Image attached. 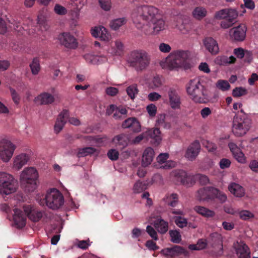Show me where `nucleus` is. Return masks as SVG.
<instances>
[{
  "mask_svg": "<svg viewBox=\"0 0 258 258\" xmlns=\"http://www.w3.org/2000/svg\"><path fill=\"white\" fill-rule=\"evenodd\" d=\"M169 103L171 107L173 109L179 108L180 106V98L177 91L170 88L168 92Z\"/></svg>",
  "mask_w": 258,
  "mask_h": 258,
  "instance_id": "obj_26",
  "label": "nucleus"
},
{
  "mask_svg": "<svg viewBox=\"0 0 258 258\" xmlns=\"http://www.w3.org/2000/svg\"><path fill=\"white\" fill-rule=\"evenodd\" d=\"M147 25H149L152 29L153 32L155 34L165 29V26L164 21L160 18L159 15H158V17H156L153 21L150 22Z\"/></svg>",
  "mask_w": 258,
  "mask_h": 258,
  "instance_id": "obj_25",
  "label": "nucleus"
},
{
  "mask_svg": "<svg viewBox=\"0 0 258 258\" xmlns=\"http://www.w3.org/2000/svg\"><path fill=\"white\" fill-rule=\"evenodd\" d=\"M236 253L238 258H250V252L248 246L242 241L235 245Z\"/></svg>",
  "mask_w": 258,
  "mask_h": 258,
  "instance_id": "obj_18",
  "label": "nucleus"
},
{
  "mask_svg": "<svg viewBox=\"0 0 258 258\" xmlns=\"http://www.w3.org/2000/svg\"><path fill=\"white\" fill-rule=\"evenodd\" d=\"M32 73L34 75H37L40 71V61L37 57H35L33 59L32 63L30 64Z\"/></svg>",
  "mask_w": 258,
  "mask_h": 258,
  "instance_id": "obj_41",
  "label": "nucleus"
},
{
  "mask_svg": "<svg viewBox=\"0 0 258 258\" xmlns=\"http://www.w3.org/2000/svg\"><path fill=\"white\" fill-rule=\"evenodd\" d=\"M228 189L231 194L237 197H242L245 194L243 187L235 182H232L229 185Z\"/></svg>",
  "mask_w": 258,
  "mask_h": 258,
  "instance_id": "obj_32",
  "label": "nucleus"
},
{
  "mask_svg": "<svg viewBox=\"0 0 258 258\" xmlns=\"http://www.w3.org/2000/svg\"><path fill=\"white\" fill-rule=\"evenodd\" d=\"M146 231L153 239L156 241L158 239L157 233L153 227L148 225L146 228Z\"/></svg>",
  "mask_w": 258,
  "mask_h": 258,
  "instance_id": "obj_52",
  "label": "nucleus"
},
{
  "mask_svg": "<svg viewBox=\"0 0 258 258\" xmlns=\"http://www.w3.org/2000/svg\"><path fill=\"white\" fill-rule=\"evenodd\" d=\"M38 203L41 206L46 205L50 209L56 210L63 204L64 198L60 191L54 188L48 192L45 198L40 199Z\"/></svg>",
  "mask_w": 258,
  "mask_h": 258,
  "instance_id": "obj_6",
  "label": "nucleus"
},
{
  "mask_svg": "<svg viewBox=\"0 0 258 258\" xmlns=\"http://www.w3.org/2000/svg\"><path fill=\"white\" fill-rule=\"evenodd\" d=\"M36 101L41 105H49L55 101L54 96L48 92H42L35 98Z\"/></svg>",
  "mask_w": 258,
  "mask_h": 258,
  "instance_id": "obj_27",
  "label": "nucleus"
},
{
  "mask_svg": "<svg viewBox=\"0 0 258 258\" xmlns=\"http://www.w3.org/2000/svg\"><path fill=\"white\" fill-rule=\"evenodd\" d=\"M29 159V155L25 153H22L17 156L14 159V168L16 170H20L27 164Z\"/></svg>",
  "mask_w": 258,
  "mask_h": 258,
  "instance_id": "obj_28",
  "label": "nucleus"
},
{
  "mask_svg": "<svg viewBox=\"0 0 258 258\" xmlns=\"http://www.w3.org/2000/svg\"><path fill=\"white\" fill-rule=\"evenodd\" d=\"M251 125V120L242 110L235 114L233 120L232 132L237 137L246 134Z\"/></svg>",
  "mask_w": 258,
  "mask_h": 258,
  "instance_id": "obj_4",
  "label": "nucleus"
},
{
  "mask_svg": "<svg viewBox=\"0 0 258 258\" xmlns=\"http://www.w3.org/2000/svg\"><path fill=\"white\" fill-rule=\"evenodd\" d=\"M148 184L145 182L138 181L134 186V190L136 193H140L146 190Z\"/></svg>",
  "mask_w": 258,
  "mask_h": 258,
  "instance_id": "obj_44",
  "label": "nucleus"
},
{
  "mask_svg": "<svg viewBox=\"0 0 258 258\" xmlns=\"http://www.w3.org/2000/svg\"><path fill=\"white\" fill-rule=\"evenodd\" d=\"M126 91L127 95L132 99H134L138 93V89L136 85L130 86L126 88Z\"/></svg>",
  "mask_w": 258,
  "mask_h": 258,
  "instance_id": "obj_47",
  "label": "nucleus"
},
{
  "mask_svg": "<svg viewBox=\"0 0 258 258\" xmlns=\"http://www.w3.org/2000/svg\"><path fill=\"white\" fill-rule=\"evenodd\" d=\"M186 91L190 98L196 103H203L208 99V93L204 82L199 78L191 80L187 85Z\"/></svg>",
  "mask_w": 258,
  "mask_h": 258,
  "instance_id": "obj_2",
  "label": "nucleus"
},
{
  "mask_svg": "<svg viewBox=\"0 0 258 258\" xmlns=\"http://www.w3.org/2000/svg\"><path fill=\"white\" fill-rule=\"evenodd\" d=\"M207 245V242L205 239H200L196 244H189L188 248L192 250H200L205 249Z\"/></svg>",
  "mask_w": 258,
  "mask_h": 258,
  "instance_id": "obj_38",
  "label": "nucleus"
},
{
  "mask_svg": "<svg viewBox=\"0 0 258 258\" xmlns=\"http://www.w3.org/2000/svg\"><path fill=\"white\" fill-rule=\"evenodd\" d=\"M96 150L93 147H85L80 149L78 152V156L79 157H85L87 155L93 154L96 152Z\"/></svg>",
  "mask_w": 258,
  "mask_h": 258,
  "instance_id": "obj_40",
  "label": "nucleus"
},
{
  "mask_svg": "<svg viewBox=\"0 0 258 258\" xmlns=\"http://www.w3.org/2000/svg\"><path fill=\"white\" fill-rule=\"evenodd\" d=\"M227 10L223 9L216 12L215 17L216 19H225L227 17Z\"/></svg>",
  "mask_w": 258,
  "mask_h": 258,
  "instance_id": "obj_57",
  "label": "nucleus"
},
{
  "mask_svg": "<svg viewBox=\"0 0 258 258\" xmlns=\"http://www.w3.org/2000/svg\"><path fill=\"white\" fill-rule=\"evenodd\" d=\"M54 10V12L57 14H58L60 15H65L67 12V11L64 7H63L58 4H56L55 6Z\"/></svg>",
  "mask_w": 258,
  "mask_h": 258,
  "instance_id": "obj_56",
  "label": "nucleus"
},
{
  "mask_svg": "<svg viewBox=\"0 0 258 258\" xmlns=\"http://www.w3.org/2000/svg\"><path fill=\"white\" fill-rule=\"evenodd\" d=\"M158 9L153 6H141L134 10L132 18L137 28L141 29L144 25L148 24L158 17Z\"/></svg>",
  "mask_w": 258,
  "mask_h": 258,
  "instance_id": "obj_1",
  "label": "nucleus"
},
{
  "mask_svg": "<svg viewBox=\"0 0 258 258\" xmlns=\"http://www.w3.org/2000/svg\"><path fill=\"white\" fill-rule=\"evenodd\" d=\"M169 234L171 238V240L175 243H179L181 240L180 233L176 230H170Z\"/></svg>",
  "mask_w": 258,
  "mask_h": 258,
  "instance_id": "obj_48",
  "label": "nucleus"
},
{
  "mask_svg": "<svg viewBox=\"0 0 258 258\" xmlns=\"http://www.w3.org/2000/svg\"><path fill=\"white\" fill-rule=\"evenodd\" d=\"M18 187V182L10 174L0 172V192L9 195L14 192Z\"/></svg>",
  "mask_w": 258,
  "mask_h": 258,
  "instance_id": "obj_8",
  "label": "nucleus"
},
{
  "mask_svg": "<svg viewBox=\"0 0 258 258\" xmlns=\"http://www.w3.org/2000/svg\"><path fill=\"white\" fill-rule=\"evenodd\" d=\"M146 246L152 250H156L159 249V247L156 243L151 240H149L146 242Z\"/></svg>",
  "mask_w": 258,
  "mask_h": 258,
  "instance_id": "obj_64",
  "label": "nucleus"
},
{
  "mask_svg": "<svg viewBox=\"0 0 258 258\" xmlns=\"http://www.w3.org/2000/svg\"><path fill=\"white\" fill-rule=\"evenodd\" d=\"M14 212L13 219L15 225L18 228H23L26 224V215L22 210L17 208L14 210Z\"/></svg>",
  "mask_w": 258,
  "mask_h": 258,
  "instance_id": "obj_19",
  "label": "nucleus"
},
{
  "mask_svg": "<svg viewBox=\"0 0 258 258\" xmlns=\"http://www.w3.org/2000/svg\"><path fill=\"white\" fill-rule=\"evenodd\" d=\"M203 44L206 49L211 53L215 54L219 51L217 41L212 37H206L203 40Z\"/></svg>",
  "mask_w": 258,
  "mask_h": 258,
  "instance_id": "obj_23",
  "label": "nucleus"
},
{
  "mask_svg": "<svg viewBox=\"0 0 258 258\" xmlns=\"http://www.w3.org/2000/svg\"><path fill=\"white\" fill-rule=\"evenodd\" d=\"M151 60L150 55L143 50L132 51L127 58V62L130 67L138 72L145 70L149 65Z\"/></svg>",
  "mask_w": 258,
  "mask_h": 258,
  "instance_id": "obj_3",
  "label": "nucleus"
},
{
  "mask_svg": "<svg viewBox=\"0 0 258 258\" xmlns=\"http://www.w3.org/2000/svg\"><path fill=\"white\" fill-rule=\"evenodd\" d=\"M207 13L206 9L202 7L195 8L192 12L193 17L198 20H201L205 17Z\"/></svg>",
  "mask_w": 258,
  "mask_h": 258,
  "instance_id": "obj_37",
  "label": "nucleus"
},
{
  "mask_svg": "<svg viewBox=\"0 0 258 258\" xmlns=\"http://www.w3.org/2000/svg\"><path fill=\"white\" fill-rule=\"evenodd\" d=\"M155 228L162 234L165 233L168 230V223L163 219H158L154 222Z\"/></svg>",
  "mask_w": 258,
  "mask_h": 258,
  "instance_id": "obj_36",
  "label": "nucleus"
},
{
  "mask_svg": "<svg viewBox=\"0 0 258 258\" xmlns=\"http://www.w3.org/2000/svg\"><path fill=\"white\" fill-rule=\"evenodd\" d=\"M16 146L10 141L2 139L0 141V157L4 162H8L13 155Z\"/></svg>",
  "mask_w": 258,
  "mask_h": 258,
  "instance_id": "obj_10",
  "label": "nucleus"
},
{
  "mask_svg": "<svg viewBox=\"0 0 258 258\" xmlns=\"http://www.w3.org/2000/svg\"><path fill=\"white\" fill-rule=\"evenodd\" d=\"M234 54L236 55L238 58H242L246 55H248V57L250 58L249 60H247L248 62H250L252 59V55L251 53L248 51H244V50L241 48H236L234 50Z\"/></svg>",
  "mask_w": 258,
  "mask_h": 258,
  "instance_id": "obj_39",
  "label": "nucleus"
},
{
  "mask_svg": "<svg viewBox=\"0 0 258 258\" xmlns=\"http://www.w3.org/2000/svg\"><path fill=\"white\" fill-rule=\"evenodd\" d=\"M159 49L162 52L168 53L170 51L171 48L169 44L161 43L159 46Z\"/></svg>",
  "mask_w": 258,
  "mask_h": 258,
  "instance_id": "obj_61",
  "label": "nucleus"
},
{
  "mask_svg": "<svg viewBox=\"0 0 258 258\" xmlns=\"http://www.w3.org/2000/svg\"><path fill=\"white\" fill-rule=\"evenodd\" d=\"M237 214H238L240 218L244 221L249 220L254 217L253 214L247 210H242L238 212Z\"/></svg>",
  "mask_w": 258,
  "mask_h": 258,
  "instance_id": "obj_45",
  "label": "nucleus"
},
{
  "mask_svg": "<svg viewBox=\"0 0 258 258\" xmlns=\"http://www.w3.org/2000/svg\"><path fill=\"white\" fill-rule=\"evenodd\" d=\"M69 116V111L67 109L62 110L58 114L54 127V132L56 134H58L62 130L67 122Z\"/></svg>",
  "mask_w": 258,
  "mask_h": 258,
  "instance_id": "obj_16",
  "label": "nucleus"
},
{
  "mask_svg": "<svg viewBox=\"0 0 258 258\" xmlns=\"http://www.w3.org/2000/svg\"><path fill=\"white\" fill-rule=\"evenodd\" d=\"M201 149V146L199 142L195 141L192 143L188 148L185 157L189 160L192 161L199 154Z\"/></svg>",
  "mask_w": 258,
  "mask_h": 258,
  "instance_id": "obj_24",
  "label": "nucleus"
},
{
  "mask_svg": "<svg viewBox=\"0 0 258 258\" xmlns=\"http://www.w3.org/2000/svg\"><path fill=\"white\" fill-rule=\"evenodd\" d=\"M113 48L115 55L120 56L123 54L124 46L120 40H116L115 42V45Z\"/></svg>",
  "mask_w": 258,
  "mask_h": 258,
  "instance_id": "obj_46",
  "label": "nucleus"
},
{
  "mask_svg": "<svg viewBox=\"0 0 258 258\" xmlns=\"http://www.w3.org/2000/svg\"><path fill=\"white\" fill-rule=\"evenodd\" d=\"M169 157L167 153H161L157 158V161L160 164H164L162 167L164 169H169L174 167L176 162L171 160L167 161Z\"/></svg>",
  "mask_w": 258,
  "mask_h": 258,
  "instance_id": "obj_29",
  "label": "nucleus"
},
{
  "mask_svg": "<svg viewBox=\"0 0 258 258\" xmlns=\"http://www.w3.org/2000/svg\"><path fill=\"white\" fill-rule=\"evenodd\" d=\"M234 158L240 163H243L245 161L244 154L241 152L240 149L238 151L233 154Z\"/></svg>",
  "mask_w": 258,
  "mask_h": 258,
  "instance_id": "obj_54",
  "label": "nucleus"
},
{
  "mask_svg": "<svg viewBox=\"0 0 258 258\" xmlns=\"http://www.w3.org/2000/svg\"><path fill=\"white\" fill-rule=\"evenodd\" d=\"M10 90L13 101L16 104H18L20 101V97L19 95L14 89L10 87Z\"/></svg>",
  "mask_w": 258,
  "mask_h": 258,
  "instance_id": "obj_58",
  "label": "nucleus"
},
{
  "mask_svg": "<svg viewBox=\"0 0 258 258\" xmlns=\"http://www.w3.org/2000/svg\"><path fill=\"white\" fill-rule=\"evenodd\" d=\"M112 141L116 147L122 149L127 145L128 139L125 135L120 134L115 136Z\"/></svg>",
  "mask_w": 258,
  "mask_h": 258,
  "instance_id": "obj_31",
  "label": "nucleus"
},
{
  "mask_svg": "<svg viewBox=\"0 0 258 258\" xmlns=\"http://www.w3.org/2000/svg\"><path fill=\"white\" fill-rule=\"evenodd\" d=\"M118 92L117 88L113 87H109L105 89V93L110 96H115Z\"/></svg>",
  "mask_w": 258,
  "mask_h": 258,
  "instance_id": "obj_59",
  "label": "nucleus"
},
{
  "mask_svg": "<svg viewBox=\"0 0 258 258\" xmlns=\"http://www.w3.org/2000/svg\"><path fill=\"white\" fill-rule=\"evenodd\" d=\"M191 177L193 178L192 183L195 182L196 180H199L200 184L203 185L207 184L209 181L208 177L205 175L197 174L195 175H191Z\"/></svg>",
  "mask_w": 258,
  "mask_h": 258,
  "instance_id": "obj_43",
  "label": "nucleus"
},
{
  "mask_svg": "<svg viewBox=\"0 0 258 258\" xmlns=\"http://www.w3.org/2000/svg\"><path fill=\"white\" fill-rule=\"evenodd\" d=\"M162 253L167 256L173 257L181 254H186L187 251L182 247L178 245H174L170 248L163 249L161 251Z\"/></svg>",
  "mask_w": 258,
  "mask_h": 258,
  "instance_id": "obj_20",
  "label": "nucleus"
},
{
  "mask_svg": "<svg viewBox=\"0 0 258 258\" xmlns=\"http://www.w3.org/2000/svg\"><path fill=\"white\" fill-rule=\"evenodd\" d=\"M230 164V161L229 159L226 158L222 159L219 162L220 167L222 169L228 168Z\"/></svg>",
  "mask_w": 258,
  "mask_h": 258,
  "instance_id": "obj_63",
  "label": "nucleus"
},
{
  "mask_svg": "<svg viewBox=\"0 0 258 258\" xmlns=\"http://www.w3.org/2000/svg\"><path fill=\"white\" fill-rule=\"evenodd\" d=\"M170 212L176 215L173 217V219L176 225L179 228H183L187 226L188 222L187 219L182 216L184 215V212L180 209H171Z\"/></svg>",
  "mask_w": 258,
  "mask_h": 258,
  "instance_id": "obj_17",
  "label": "nucleus"
},
{
  "mask_svg": "<svg viewBox=\"0 0 258 258\" xmlns=\"http://www.w3.org/2000/svg\"><path fill=\"white\" fill-rule=\"evenodd\" d=\"M124 128H130L134 132L138 133L141 131V125L135 117H130L125 120L122 123Z\"/></svg>",
  "mask_w": 258,
  "mask_h": 258,
  "instance_id": "obj_22",
  "label": "nucleus"
},
{
  "mask_svg": "<svg viewBox=\"0 0 258 258\" xmlns=\"http://www.w3.org/2000/svg\"><path fill=\"white\" fill-rule=\"evenodd\" d=\"M101 8L105 11H109L110 9L109 0H98Z\"/></svg>",
  "mask_w": 258,
  "mask_h": 258,
  "instance_id": "obj_60",
  "label": "nucleus"
},
{
  "mask_svg": "<svg viewBox=\"0 0 258 258\" xmlns=\"http://www.w3.org/2000/svg\"><path fill=\"white\" fill-rule=\"evenodd\" d=\"M125 23L126 19L124 18H118L110 22V26L112 29L116 30Z\"/></svg>",
  "mask_w": 258,
  "mask_h": 258,
  "instance_id": "obj_42",
  "label": "nucleus"
},
{
  "mask_svg": "<svg viewBox=\"0 0 258 258\" xmlns=\"http://www.w3.org/2000/svg\"><path fill=\"white\" fill-rule=\"evenodd\" d=\"M194 210L199 214L206 218H213L215 215L214 211L201 206H196Z\"/></svg>",
  "mask_w": 258,
  "mask_h": 258,
  "instance_id": "obj_33",
  "label": "nucleus"
},
{
  "mask_svg": "<svg viewBox=\"0 0 258 258\" xmlns=\"http://www.w3.org/2000/svg\"><path fill=\"white\" fill-rule=\"evenodd\" d=\"M91 34L95 38H99L103 41H108L110 38V35L105 28L103 26L95 27L91 29Z\"/></svg>",
  "mask_w": 258,
  "mask_h": 258,
  "instance_id": "obj_21",
  "label": "nucleus"
},
{
  "mask_svg": "<svg viewBox=\"0 0 258 258\" xmlns=\"http://www.w3.org/2000/svg\"><path fill=\"white\" fill-rule=\"evenodd\" d=\"M119 153L115 149H110L108 151L107 156L112 161H115L118 158Z\"/></svg>",
  "mask_w": 258,
  "mask_h": 258,
  "instance_id": "obj_53",
  "label": "nucleus"
},
{
  "mask_svg": "<svg viewBox=\"0 0 258 258\" xmlns=\"http://www.w3.org/2000/svg\"><path fill=\"white\" fill-rule=\"evenodd\" d=\"M246 30L244 24H240L230 29V35L236 41H242L245 38Z\"/></svg>",
  "mask_w": 258,
  "mask_h": 258,
  "instance_id": "obj_14",
  "label": "nucleus"
},
{
  "mask_svg": "<svg viewBox=\"0 0 258 258\" xmlns=\"http://www.w3.org/2000/svg\"><path fill=\"white\" fill-rule=\"evenodd\" d=\"M38 173L36 169L32 167L25 168L20 176L22 186L28 192L33 191L36 188Z\"/></svg>",
  "mask_w": 258,
  "mask_h": 258,
  "instance_id": "obj_5",
  "label": "nucleus"
},
{
  "mask_svg": "<svg viewBox=\"0 0 258 258\" xmlns=\"http://www.w3.org/2000/svg\"><path fill=\"white\" fill-rule=\"evenodd\" d=\"M147 110L149 114L151 116H154L156 114L157 107L155 105L153 104H150L148 106H147Z\"/></svg>",
  "mask_w": 258,
  "mask_h": 258,
  "instance_id": "obj_62",
  "label": "nucleus"
},
{
  "mask_svg": "<svg viewBox=\"0 0 258 258\" xmlns=\"http://www.w3.org/2000/svg\"><path fill=\"white\" fill-rule=\"evenodd\" d=\"M163 200L168 206L175 207L178 203L179 197L177 194H168L166 195Z\"/></svg>",
  "mask_w": 258,
  "mask_h": 258,
  "instance_id": "obj_34",
  "label": "nucleus"
},
{
  "mask_svg": "<svg viewBox=\"0 0 258 258\" xmlns=\"http://www.w3.org/2000/svg\"><path fill=\"white\" fill-rule=\"evenodd\" d=\"M154 151L151 148H147L144 152L142 156V166L144 167L150 165L153 159Z\"/></svg>",
  "mask_w": 258,
  "mask_h": 258,
  "instance_id": "obj_30",
  "label": "nucleus"
},
{
  "mask_svg": "<svg viewBox=\"0 0 258 258\" xmlns=\"http://www.w3.org/2000/svg\"><path fill=\"white\" fill-rule=\"evenodd\" d=\"M173 180L176 184H182L188 185L192 184L193 178L191 175H187V173L182 170H175L171 173Z\"/></svg>",
  "mask_w": 258,
  "mask_h": 258,
  "instance_id": "obj_12",
  "label": "nucleus"
},
{
  "mask_svg": "<svg viewBox=\"0 0 258 258\" xmlns=\"http://www.w3.org/2000/svg\"><path fill=\"white\" fill-rule=\"evenodd\" d=\"M217 192L216 188L208 186L199 189L197 192L196 197L200 201H209L213 200V194Z\"/></svg>",
  "mask_w": 258,
  "mask_h": 258,
  "instance_id": "obj_13",
  "label": "nucleus"
},
{
  "mask_svg": "<svg viewBox=\"0 0 258 258\" xmlns=\"http://www.w3.org/2000/svg\"><path fill=\"white\" fill-rule=\"evenodd\" d=\"M24 211L28 218L34 222H38L43 215L42 211L34 209L30 205L24 206Z\"/></svg>",
  "mask_w": 258,
  "mask_h": 258,
  "instance_id": "obj_15",
  "label": "nucleus"
},
{
  "mask_svg": "<svg viewBox=\"0 0 258 258\" xmlns=\"http://www.w3.org/2000/svg\"><path fill=\"white\" fill-rule=\"evenodd\" d=\"M151 139V142L155 146L158 145L161 141V132L159 128L156 127L147 130L146 132L137 136L133 140L134 144H138L143 140L148 141Z\"/></svg>",
  "mask_w": 258,
  "mask_h": 258,
  "instance_id": "obj_9",
  "label": "nucleus"
},
{
  "mask_svg": "<svg viewBox=\"0 0 258 258\" xmlns=\"http://www.w3.org/2000/svg\"><path fill=\"white\" fill-rule=\"evenodd\" d=\"M189 56L190 52L188 51L177 50L175 51L171 54L167 60L169 67L173 69L186 67Z\"/></svg>",
  "mask_w": 258,
  "mask_h": 258,
  "instance_id": "obj_7",
  "label": "nucleus"
},
{
  "mask_svg": "<svg viewBox=\"0 0 258 258\" xmlns=\"http://www.w3.org/2000/svg\"><path fill=\"white\" fill-rule=\"evenodd\" d=\"M246 93V90L242 87H236L232 91V95L234 97H240Z\"/></svg>",
  "mask_w": 258,
  "mask_h": 258,
  "instance_id": "obj_51",
  "label": "nucleus"
},
{
  "mask_svg": "<svg viewBox=\"0 0 258 258\" xmlns=\"http://www.w3.org/2000/svg\"><path fill=\"white\" fill-rule=\"evenodd\" d=\"M217 87L222 91H226L229 89L230 86L227 81L220 80L217 82Z\"/></svg>",
  "mask_w": 258,
  "mask_h": 258,
  "instance_id": "obj_50",
  "label": "nucleus"
},
{
  "mask_svg": "<svg viewBox=\"0 0 258 258\" xmlns=\"http://www.w3.org/2000/svg\"><path fill=\"white\" fill-rule=\"evenodd\" d=\"M59 40L62 45L69 49H76L78 46L76 38L69 32H63L59 35Z\"/></svg>",
  "mask_w": 258,
  "mask_h": 258,
  "instance_id": "obj_11",
  "label": "nucleus"
},
{
  "mask_svg": "<svg viewBox=\"0 0 258 258\" xmlns=\"http://www.w3.org/2000/svg\"><path fill=\"white\" fill-rule=\"evenodd\" d=\"M217 192H215L213 194V200L215 198L217 199L220 203H223L227 200V196L226 194L224 192L220 191L218 189L216 188Z\"/></svg>",
  "mask_w": 258,
  "mask_h": 258,
  "instance_id": "obj_49",
  "label": "nucleus"
},
{
  "mask_svg": "<svg viewBox=\"0 0 258 258\" xmlns=\"http://www.w3.org/2000/svg\"><path fill=\"white\" fill-rule=\"evenodd\" d=\"M236 58L233 56L228 57L225 55L218 56L215 59V62L220 66H226L235 62Z\"/></svg>",
  "mask_w": 258,
  "mask_h": 258,
  "instance_id": "obj_35",
  "label": "nucleus"
},
{
  "mask_svg": "<svg viewBox=\"0 0 258 258\" xmlns=\"http://www.w3.org/2000/svg\"><path fill=\"white\" fill-rule=\"evenodd\" d=\"M234 21L229 18H226L223 19L221 22V26L222 28L226 29L230 27L234 23Z\"/></svg>",
  "mask_w": 258,
  "mask_h": 258,
  "instance_id": "obj_55",
  "label": "nucleus"
}]
</instances>
